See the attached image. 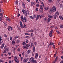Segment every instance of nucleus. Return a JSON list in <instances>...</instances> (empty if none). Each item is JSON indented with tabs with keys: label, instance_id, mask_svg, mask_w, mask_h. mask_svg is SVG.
Returning a JSON list of instances; mask_svg holds the SVG:
<instances>
[{
	"label": "nucleus",
	"instance_id": "nucleus-9",
	"mask_svg": "<svg viewBox=\"0 0 63 63\" xmlns=\"http://www.w3.org/2000/svg\"><path fill=\"white\" fill-rule=\"evenodd\" d=\"M33 60H34V59L33 58V57H31L30 58V59L29 60V61L30 62H31V61Z\"/></svg>",
	"mask_w": 63,
	"mask_h": 63
},
{
	"label": "nucleus",
	"instance_id": "nucleus-20",
	"mask_svg": "<svg viewBox=\"0 0 63 63\" xmlns=\"http://www.w3.org/2000/svg\"><path fill=\"white\" fill-rule=\"evenodd\" d=\"M25 14V15L26 16H27V11H26V12H25V13H24Z\"/></svg>",
	"mask_w": 63,
	"mask_h": 63
},
{
	"label": "nucleus",
	"instance_id": "nucleus-56",
	"mask_svg": "<svg viewBox=\"0 0 63 63\" xmlns=\"http://www.w3.org/2000/svg\"><path fill=\"white\" fill-rule=\"evenodd\" d=\"M8 54L9 55H11V53H10V52H8Z\"/></svg>",
	"mask_w": 63,
	"mask_h": 63
},
{
	"label": "nucleus",
	"instance_id": "nucleus-44",
	"mask_svg": "<svg viewBox=\"0 0 63 63\" xmlns=\"http://www.w3.org/2000/svg\"><path fill=\"white\" fill-rule=\"evenodd\" d=\"M39 4H37L36 5V7H37L38 8L39 7Z\"/></svg>",
	"mask_w": 63,
	"mask_h": 63
},
{
	"label": "nucleus",
	"instance_id": "nucleus-37",
	"mask_svg": "<svg viewBox=\"0 0 63 63\" xmlns=\"http://www.w3.org/2000/svg\"><path fill=\"white\" fill-rule=\"evenodd\" d=\"M48 2H49V3H51V2H52V0H48Z\"/></svg>",
	"mask_w": 63,
	"mask_h": 63
},
{
	"label": "nucleus",
	"instance_id": "nucleus-3",
	"mask_svg": "<svg viewBox=\"0 0 63 63\" xmlns=\"http://www.w3.org/2000/svg\"><path fill=\"white\" fill-rule=\"evenodd\" d=\"M22 4L23 8L24 9H25L26 7H25V4H24V3L22 2Z\"/></svg>",
	"mask_w": 63,
	"mask_h": 63
},
{
	"label": "nucleus",
	"instance_id": "nucleus-40",
	"mask_svg": "<svg viewBox=\"0 0 63 63\" xmlns=\"http://www.w3.org/2000/svg\"><path fill=\"white\" fill-rule=\"evenodd\" d=\"M18 2H17V1H16L15 2V5H17V4H18Z\"/></svg>",
	"mask_w": 63,
	"mask_h": 63
},
{
	"label": "nucleus",
	"instance_id": "nucleus-62",
	"mask_svg": "<svg viewBox=\"0 0 63 63\" xmlns=\"http://www.w3.org/2000/svg\"><path fill=\"white\" fill-rule=\"evenodd\" d=\"M27 1L29 3L30 2V0H27Z\"/></svg>",
	"mask_w": 63,
	"mask_h": 63
},
{
	"label": "nucleus",
	"instance_id": "nucleus-59",
	"mask_svg": "<svg viewBox=\"0 0 63 63\" xmlns=\"http://www.w3.org/2000/svg\"><path fill=\"white\" fill-rule=\"evenodd\" d=\"M3 62V60L0 59V62Z\"/></svg>",
	"mask_w": 63,
	"mask_h": 63
},
{
	"label": "nucleus",
	"instance_id": "nucleus-43",
	"mask_svg": "<svg viewBox=\"0 0 63 63\" xmlns=\"http://www.w3.org/2000/svg\"><path fill=\"white\" fill-rule=\"evenodd\" d=\"M28 42V40L27 39H26V43H27Z\"/></svg>",
	"mask_w": 63,
	"mask_h": 63
},
{
	"label": "nucleus",
	"instance_id": "nucleus-29",
	"mask_svg": "<svg viewBox=\"0 0 63 63\" xmlns=\"http://www.w3.org/2000/svg\"><path fill=\"white\" fill-rule=\"evenodd\" d=\"M28 54H29L30 53V50H29L27 51Z\"/></svg>",
	"mask_w": 63,
	"mask_h": 63
},
{
	"label": "nucleus",
	"instance_id": "nucleus-32",
	"mask_svg": "<svg viewBox=\"0 0 63 63\" xmlns=\"http://www.w3.org/2000/svg\"><path fill=\"white\" fill-rule=\"evenodd\" d=\"M30 18H32V19H34V17L32 16H30Z\"/></svg>",
	"mask_w": 63,
	"mask_h": 63
},
{
	"label": "nucleus",
	"instance_id": "nucleus-4",
	"mask_svg": "<svg viewBox=\"0 0 63 63\" xmlns=\"http://www.w3.org/2000/svg\"><path fill=\"white\" fill-rule=\"evenodd\" d=\"M21 19L23 22H24V18H23V15H21Z\"/></svg>",
	"mask_w": 63,
	"mask_h": 63
},
{
	"label": "nucleus",
	"instance_id": "nucleus-42",
	"mask_svg": "<svg viewBox=\"0 0 63 63\" xmlns=\"http://www.w3.org/2000/svg\"><path fill=\"white\" fill-rule=\"evenodd\" d=\"M0 15L1 17H2L3 16V13H0Z\"/></svg>",
	"mask_w": 63,
	"mask_h": 63
},
{
	"label": "nucleus",
	"instance_id": "nucleus-13",
	"mask_svg": "<svg viewBox=\"0 0 63 63\" xmlns=\"http://www.w3.org/2000/svg\"><path fill=\"white\" fill-rule=\"evenodd\" d=\"M48 17L50 18H52V16L49 14H48Z\"/></svg>",
	"mask_w": 63,
	"mask_h": 63
},
{
	"label": "nucleus",
	"instance_id": "nucleus-34",
	"mask_svg": "<svg viewBox=\"0 0 63 63\" xmlns=\"http://www.w3.org/2000/svg\"><path fill=\"white\" fill-rule=\"evenodd\" d=\"M16 43H19V42H20V41H19V40H18L16 41Z\"/></svg>",
	"mask_w": 63,
	"mask_h": 63
},
{
	"label": "nucleus",
	"instance_id": "nucleus-53",
	"mask_svg": "<svg viewBox=\"0 0 63 63\" xmlns=\"http://www.w3.org/2000/svg\"><path fill=\"white\" fill-rule=\"evenodd\" d=\"M20 16V14L19 13H18V17H19Z\"/></svg>",
	"mask_w": 63,
	"mask_h": 63
},
{
	"label": "nucleus",
	"instance_id": "nucleus-16",
	"mask_svg": "<svg viewBox=\"0 0 63 63\" xmlns=\"http://www.w3.org/2000/svg\"><path fill=\"white\" fill-rule=\"evenodd\" d=\"M57 17V15H56V14H55L54 17V19H56V18Z\"/></svg>",
	"mask_w": 63,
	"mask_h": 63
},
{
	"label": "nucleus",
	"instance_id": "nucleus-27",
	"mask_svg": "<svg viewBox=\"0 0 63 63\" xmlns=\"http://www.w3.org/2000/svg\"><path fill=\"white\" fill-rule=\"evenodd\" d=\"M12 44L13 45H15V41L14 40H13L12 41Z\"/></svg>",
	"mask_w": 63,
	"mask_h": 63
},
{
	"label": "nucleus",
	"instance_id": "nucleus-21",
	"mask_svg": "<svg viewBox=\"0 0 63 63\" xmlns=\"http://www.w3.org/2000/svg\"><path fill=\"white\" fill-rule=\"evenodd\" d=\"M9 50V48H7L5 49V51L7 52Z\"/></svg>",
	"mask_w": 63,
	"mask_h": 63
},
{
	"label": "nucleus",
	"instance_id": "nucleus-14",
	"mask_svg": "<svg viewBox=\"0 0 63 63\" xmlns=\"http://www.w3.org/2000/svg\"><path fill=\"white\" fill-rule=\"evenodd\" d=\"M31 3L32 4H31V5L32 6H33V5H35L36 4L35 2H31Z\"/></svg>",
	"mask_w": 63,
	"mask_h": 63
},
{
	"label": "nucleus",
	"instance_id": "nucleus-63",
	"mask_svg": "<svg viewBox=\"0 0 63 63\" xmlns=\"http://www.w3.org/2000/svg\"><path fill=\"white\" fill-rule=\"evenodd\" d=\"M61 58H62V59H63V56H61Z\"/></svg>",
	"mask_w": 63,
	"mask_h": 63
},
{
	"label": "nucleus",
	"instance_id": "nucleus-18",
	"mask_svg": "<svg viewBox=\"0 0 63 63\" xmlns=\"http://www.w3.org/2000/svg\"><path fill=\"white\" fill-rule=\"evenodd\" d=\"M44 9L45 10H46V11H48V10H49V8H48V7H47L46 8H45Z\"/></svg>",
	"mask_w": 63,
	"mask_h": 63
},
{
	"label": "nucleus",
	"instance_id": "nucleus-28",
	"mask_svg": "<svg viewBox=\"0 0 63 63\" xmlns=\"http://www.w3.org/2000/svg\"><path fill=\"white\" fill-rule=\"evenodd\" d=\"M22 12L23 13V14H24L25 13V12H26V11H25V10L24 9H23L22 10Z\"/></svg>",
	"mask_w": 63,
	"mask_h": 63
},
{
	"label": "nucleus",
	"instance_id": "nucleus-11",
	"mask_svg": "<svg viewBox=\"0 0 63 63\" xmlns=\"http://www.w3.org/2000/svg\"><path fill=\"white\" fill-rule=\"evenodd\" d=\"M33 52H35L36 49H35V46H33Z\"/></svg>",
	"mask_w": 63,
	"mask_h": 63
},
{
	"label": "nucleus",
	"instance_id": "nucleus-1",
	"mask_svg": "<svg viewBox=\"0 0 63 63\" xmlns=\"http://www.w3.org/2000/svg\"><path fill=\"white\" fill-rule=\"evenodd\" d=\"M36 16H37V17H36ZM33 18H36V21H37L38 19L39 18V16L38 15H37V16L35 15H34Z\"/></svg>",
	"mask_w": 63,
	"mask_h": 63
},
{
	"label": "nucleus",
	"instance_id": "nucleus-60",
	"mask_svg": "<svg viewBox=\"0 0 63 63\" xmlns=\"http://www.w3.org/2000/svg\"><path fill=\"white\" fill-rule=\"evenodd\" d=\"M24 27L25 28H26V25H25V24H24Z\"/></svg>",
	"mask_w": 63,
	"mask_h": 63
},
{
	"label": "nucleus",
	"instance_id": "nucleus-51",
	"mask_svg": "<svg viewBox=\"0 0 63 63\" xmlns=\"http://www.w3.org/2000/svg\"><path fill=\"white\" fill-rule=\"evenodd\" d=\"M10 40H12V37H10Z\"/></svg>",
	"mask_w": 63,
	"mask_h": 63
},
{
	"label": "nucleus",
	"instance_id": "nucleus-58",
	"mask_svg": "<svg viewBox=\"0 0 63 63\" xmlns=\"http://www.w3.org/2000/svg\"><path fill=\"white\" fill-rule=\"evenodd\" d=\"M56 13L57 14V15H59V13H58V11L56 12Z\"/></svg>",
	"mask_w": 63,
	"mask_h": 63
},
{
	"label": "nucleus",
	"instance_id": "nucleus-7",
	"mask_svg": "<svg viewBox=\"0 0 63 63\" xmlns=\"http://www.w3.org/2000/svg\"><path fill=\"white\" fill-rule=\"evenodd\" d=\"M28 60L27 59H24L23 60V62L24 63H25L26 62L28 61Z\"/></svg>",
	"mask_w": 63,
	"mask_h": 63
},
{
	"label": "nucleus",
	"instance_id": "nucleus-38",
	"mask_svg": "<svg viewBox=\"0 0 63 63\" xmlns=\"http://www.w3.org/2000/svg\"><path fill=\"white\" fill-rule=\"evenodd\" d=\"M25 48H26V46H23V49H25Z\"/></svg>",
	"mask_w": 63,
	"mask_h": 63
},
{
	"label": "nucleus",
	"instance_id": "nucleus-49",
	"mask_svg": "<svg viewBox=\"0 0 63 63\" xmlns=\"http://www.w3.org/2000/svg\"><path fill=\"white\" fill-rule=\"evenodd\" d=\"M18 38V36H16L14 38L15 39H17V38Z\"/></svg>",
	"mask_w": 63,
	"mask_h": 63
},
{
	"label": "nucleus",
	"instance_id": "nucleus-52",
	"mask_svg": "<svg viewBox=\"0 0 63 63\" xmlns=\"http://www.w3.org/2000/svg\"><path fill=\"white\" fill-rule=\"evenodd\" d=\"M17 50L18 51H19L20 50V49L19 48H18L17 49Z\"/></svg>",
	"mask_w": 63,
	"mask_h": 63
},
{
	"label": "nucleus",
	"instance_id": "nucleus-39",
	"mask_svg": "<svg viewBox=\"0 0 63 63\" xmlns=\"http://www.w3.org/2000/svg\"><path fill=\"white\" fill-rule=\"evenodd\" d=\"M59 17L60 19H61L62 18V16H59Z\"/></svg>",
	"mask_w": 63,
	"mask_h": 63
},
{
	"label": "nucleus",
	"instance_id": "nucleus-30",
	"mask_svg": "<svg viewBox=\"0 0 63 63\" xmlns=\"http://www.w3.org/2000/svg\"><path fill=\"white\" fill-rule=\"evenodd\" d=\"M40 8L42 10H43V8L42 7V5H40Z\"/></svg>",
	"mask_w": 63,
	"mask_h": 63
},
{
	"label": "nucleus",
	"instance_id": "nucleus-10",
	"mask_svg": "<svg viewBox=\"0 0 63 63\" xmlns=\"http://www.w3.org/2000/svg\"><path fill=\"white\" fill-rule=\"evenodd\" d=\"M6 20H7V21H9V22H10V21H11V19H10V18H6Z\"/></svg>",
	"mask_w": 63,
	"mask_h": 63
},
{
	"label": "nucleus",
	"instance_id": "nucleus-46",
	"mask_svg": "<svg viewBox=\"0 0 63 63\" xmlns=\"http://www.w3.org/2000/svg\"><path fill=\"white\" fill-rule=\"evenodd\" d=\"M62 4H60V8H62Z\"/></svg>",
	"mask_w": 63,
	"mask_h": 63
},
{
	"label": "nucleus",
	"instance_id": "nucleus-57",
	"mask_svg": "<svg viewBox=\"0 0 63 63\" xmlns=\"http://www.w3.org/2000/svg\"><path fill=\"white\" fill-rule=\"evenodd\" d=\"M57 53V51H56V52L55 53V54H56V55Z\"/></svg>",
	"mask_w": 63,
	"mask_h": 63
},
{
	"label": "nucleus",
	"instance_id": "nucleus-17",
	"mask_svg": "<svg viewBox=\"0 0 63 63\" xmlns=\"http://www.w3.org/2000/svg\"><path fill=\"white\" fill-rule=\"evenodd\" d=\"M4 45H5V44L3 43L2 45L1 46V48L2 49H3L4 47Z\"/></svg>",
	"mask_w": 63,
	"mask_h": 63
},
{
	"label": "nucleus",
	"instance_id": "nucleus-8",
	"mask_svg": "<svg viewBox=\"0 0 63 63\" xmlns=\"http://www.w3.org/2000/svg\"><path fill=\"white\" fill-rule=\"evenodd\" d=\"M53 11V10L52 9H50L48 11L49 12L50 14H51L52 13Z\"/></svg>",
	"mask_w": 63,
	"mask_h": 63
},
{
	"label": "nucleus",
	"instance_id": "nucleus-64",
	"mask_svg": "<svg viewBox=\"0 0 63 63\" xmlns=\"http://www.w3.org/2000/svg\"><path fill=\"white\" fill-rule=\"evenodd\" d=\"M63 63V61H62L60 62V63Z\"/></svg>",
	"mask_w": 63,
	"mask_h": 63
},
{
	"label": "nucleus",
	"instance_id": "nucleus-6",
	"mask_svg": "<svg viewBox=\"0 0 63 63\" xmlns=\"http://www.w3.org/2000/svg\"><path fill=\"white\" fill-rule=\"evenodd\" d=\"M52 44V43L51 42V41H50L49 43V44L48 46V47L49 48V47H50V46H51Z\"/></svg>",
	"mask_w": 63,
	"mask_h": 63
},
{
	"label": "nucleus",
	"instance_id": "nucleus-2",
	"mask_svg": "<svg viewBox=\"0 0 63 63\" xmlns=\"http://www.w3.org/2000/svg\"><path fill=\"white\" fill-rule=\"evenodd\" d=\"M53 30H51V31H50V33L49 34V36H50V37H52V33L53 32Z\"/></svg>",
	"mask_w": 63,
	"mask_h": 63
},
{
	"label": "nucleus",
	"instance_id": "nucleus-5",
	"mask_svg": "<svg viewBox=\"0 0 63 63\" xmlns=\"http://www.w3.org/2000/svg\"><path fill=\"white\" fill-rule=\"evenodd\" d=\"M24 22L25 23H26V22H27V18L26 17H24Z\"/></svg>",
	"mask_w": 63,
	"mask_h": 63
},
{
	"label": "nucleus",
	"instance_id": "nucleus-45",
	"mask_svg": "<svg viewBox=\"0 0 63 63\" xmlns=\"http://www.w3.org/2000/svg\"><path fill=\"white\" fill-rule=\"evenodd\" d=\"M25 38H26V39H28L29 38V36H26L25 37Z\"/></svg>",
	"mask_w": 63,
	"mask_h": 63
},
{
	"label": "nucleus",
	"instance_id": "nucleus-25",
	"mask_svg": "<svg viewBox=\"0 0 63 63\" xmlns=\"http://www.w3.org/2000/svg\"><path fill=\"white\" fill-rule=\"evenodd\" d=\"M15 61L17 63H19V61L18 60H15Z\"/></svg>",
	"mask_w": 63,
	"mask_h": 63
},
{
	"label": "nucleus",
	"instance_id": "nucleus-47",
	"mask_svg": "<svg viewBox=\"0 0 63 63\" xmlns=\"http://www.w3.org/2000/svg\"><path fill=\"white\" fill-rule=\"evenodd\" d=\"M20 25H22V22L21 21H20Z\"/></svg>",
	"mask_w": 63,
	"mask_h": 63
},
{
	"label": "nucleus",
	"instance_id": "nucleus-36",
	"mask_svg": "<svg viewBox=\"0 0 63 63\" xmlns=\"http://www.w3.org/2000/svg\"><path fill=\"white\" fill-rule=\"evenodd\" d=\"M23 45H26V43H25V42H24L22 43Z\"/></svg>",
	"mask_w": 63,
	"mask_h": 63
},
{
	"label": "nucleus",
	"instance_id": "nucleus-41",
	"mask_svg": "<svg viewBox=\"0 0 63 63\" xmlns=\"http://www.w3.org/2000/svg\"><path fill=\"white\" fill-rule=\"evenodd\" d=\"M34 35V34H33V33H32L31 34V36L32 37H33V36Z\"/></svg>",
	"mask_w": 63,
	"mask_h": 63
},
{
	"label": "nucleus",
	"instance_id": "nucleus-24",
	"mask_svg": "<svg viewBox=\"0 0 63 63\" xmlns=\"http://www.w3.org/2000/svg\"><path fill=\"white\" fill-rule=\"evenodd\" d=\"M50 20H51V19L50 18H48V22H49L50 21Z\"/></svg>",
	"mask_w": 63,
	"mask_h": 63
},
{
	"label": "nucleus",
	"instance_id": "nucleus-61",
	"mask_svg": "<svg viewBox=\"0 0 63 63\" xmlns=\"http://www.w3.org/2000/svg\"><path fill=\"white\" fill-rule=\"evenodd\" d=\"M15 59H17V57L16 56H15L14 57Z\"/></svg>",
	"mask_w": 63,
	"mask_h": 63
},
{
	"label": "nucleus",
	"instance_id": "nucleus-54",
	"mask_svg": "<svg viewBox=\"0 0 63 63\" xmlns=\"http://www.w3.org/2000/svg\"><path fill=\"white\" fill-rule=\"evenodd\" d=\"M4 36L5 38H7V36L6 34L4 35Z\"/></svg>",
	"mask_w": 63,
	"mask_h": 63
},
{
	"label": "nucleus",
	"instance_id": "nucleus-48",
	"mask_svg": "<svg viewBox=\"0 0 63 63\" xmlns=\"http://www.w3.org/2000/svg\"><path fill=\"white\" fill-rule=\"evenodd\" d=\"M38 10H39V9L38 8H37L36 9V12H37V11H38Z\"/></svg>",
	"mask_w": 63,
	"mask_h": 63
},
{
	"label": "nucleus",
	"instance_id": "nucleus-55",
	"mask_svg": "<svg viewBox=\"0 0 63 63\" xmlns=\"http://www.w3.org/2000/svg\"><path fill=\"white\" fill-rule=\"evenodd\" d=\"M7 52L6 50H4L3 52L4 53H6Z\"/></svg>",
	"mask_w": 63,
	"mask_h": 63
},
{
	"label": "nucleus",
	"instance_id": "nucleus-33",
	"mask_svg": "<svg viewBox=\"0 0 63 63\" xmlns=\"http://www.w3.org/2000/svg\"><path fill=\"white\" fill-rule=\"evenodd\" d=\"M25 35H26V36H27L28 35H30V34L29 33H25Z\"/></svg>",
	"mask_w": 63,
	"mask_h": 63
},
{
	"label": "nucleus",
	"instance_id": "nucleus-50",
	"mask_svg": "<svg viewBox=\"0 0 63 63\" xmlns=\"http://www.w3.org/2000/svg\"><path fill=\"white\" fill-rule=\"evenodd\" d=\"M34 62L35 63H37V61L36 60H35L34 61Z\"/></svg>",
	"mask_w": 63,
	"mask_h": 63
},
{
	"label": "nucleus",
	"instance_id": "nucleus-19",
	"mask_svg": "<svg viewBox=\"0 0 63 63\" xmlns=\"http://www.w3.org/2000/svg\"><path fill=\"white\" fill-rule=\"evenodd\" d=\"M38 53H36L35 55V57L36 58H38Z\"/></svg>",
	"mask_w": 63,
	"mask_h": 63
},
{
	"label": "nucleus",
	"instance_id": "nucleus-12",
	"mask_svg": "<svg viewBox=\"0 0 63 63\" xmlns=\"http://www.w3.org/2000/svg\"><path fill=\"white\" fill-rule=\"evenodd\" d=\"M56 7L55 6H54L52 8V9L53 10H54L55 11H56Z\"/></svg>",
	"mask_w": 63,
	"mask_h": 63
},
{
	"label": "nucleus",
	"instance_id": "nucleus-35",
	"mask_svg": "<svg viewBox=\"0 0 63 63\" xmlns=\"http://www.w3.org/2000/svg\"><path fill=\"white\" fill-rule=\"evenodd\" d=\"M31 62L32 63H34V60H33L31 61Z\"/></svg>",
	"mask_w": 63,
	"mask_h": 63
},
{
	"label": "nucleus",
	"instance_id": "nucleus-26",
	"mask_svg": "<svg viewBox=\"0 0 63 63\" xmlns=\"http://www.w3.org/2000/svg\"><path fill=\"white\" fill-rule=\"evenodd\" d=\"M60 27L61 28H63V26L62 25H60Z\"/></svg>",
	"mask_w": 63,
	"mask_h": 63
},
{
	"label": "nucleus",
	"instance_id": "nucleus-15",
	"mask_svg": "<svg viewBox=\"0 0 63 63\" xmlns=\"http://www.w3.org/2000/svg\"><path fill=\"white\" fill-rule=\"evenodd\" d=\"M33 31L34 30L32 29H31L30 30L28 31V32H33Z\"/></svg>",
	"mask_w": 63,
	"mask_h": 63
},
{
	"label": "nucleus",
	"instance_id": "nucleus-22",
	"mask_svg": "<svg viewBox=\"0 0 63 63\" xmlns=\"http://www.w3.org/2000/svg\"><path fill=\"white\" fill-rule=\"evenodd\" d=\"M52 45L53 48H54V49H55V46H54V43L53 42L52 43Z\"/></svg>",
	"mask_w": 63,
	"mask_h": 63
},
{
	"label": "nucleus",
	"instance_id": "nucleus-31",
	"mask_svg": "<svg viewBox=\"0 0 63 63\" xmlns=\"http://www.w3.org/2000/svg\"><path fill=\"white\" fill-rule=\"evenodd\" d=\"M56 32L57 33V34H60V32L58 31H56Z\"/></svg>",
	"mask_w": 63,
	"mask_h": 63
},
{
	"label": "nucleus",
	"instance_id": "nucleus-23",
	"mask_svg": "<svg viewBox=\"0 0 63 63\" xmlns=\"http://www.w3.org/2000/svg\"><path fill=\"white\" fill-rule=\"evenodd\" d=\"M20 26L22 28H24V26H23V25L22 24V25H20Z\"/></svg>",
	"mask_w": 63,
	"mask_h": 63
}]
</instances>
